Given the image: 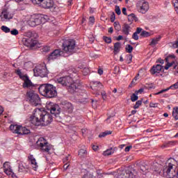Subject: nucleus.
Returning <instances> with one entry per match:
<instances>
[{
  "label": "nucleus",
  "instance_id": "3c124183",
  "mask_svg": "<svg viewBox=\"0 0 178 178\" xmlns=\"http://www.w3.org/2000/svg\"><path fill=\"white\" fill-rule=\"evenodd\" d=\"M132 38L134 39V40H135L136 41H138V33H134V34H133V35H132Z\"/></svg>",
  "mask_w": 178,
  "mask_h": 178
},
{
  "label": "nucleus",
  "instance_id": "49530a36",
  "mask_svg": "<svg viewBox=\"0 0 178 178\" xmlns=\"http://www.w3.org/2000/svg\"><path fill=\"white\" fill-rule=\"evenodd\" d=\"M115 13L120 16V15H122V11L120 10V7L119 6H115Z\"/></svg>",
  "mask_w": 178,
  "mask_h": 178
},
{
  "label": "nucleus",
  "instance_id": "bb28decb",
  "mask_svg": "<svg viewBox=\"0 0 178 178\" xmlns=\"http://www.w3.org/2000/svg\"><path fill=\"white\" fill-rule=\"evenodd\" d=\"M114 54L118 55L120 52V42H116L114 44Z\"/></svg>",
  "mask_w": 178,
  "mask_h": 178
},
{
  "label": "nucleus",
  "instance_id": "c85d7f7f",
  "mask_svg": "<svg viewBox=\"0 0 178 178\" xmlns=\"http://www.w3.org/2000/svg\"><path fill=\"white\" fill-rule=\"evenodd\" d=\"M172 116L174 119H175L176 120H178V106L173 108Z\"/></svg>",
  "mask_w": 178,
  "mask_h": 178
},
{
  "label": "nucleus",
  "instance_id": "f8f14e48",
  "mask_svg": "<svg viewBox=\"0 0 178 178\" xmlns=\"http://www.w3.org/2000/svg\"><path fill=\"white\" fill-rule=\"evenodd\" d=\"M34 76L35 77H46L47 68L44 66L38 65L33 69Z\"/></svg>",
  "mask_w": 178,
  "mask_h": 178
},
{
  "label": "nucleus",
  "instance_id": "338daca9",
  "mask_svg": "<svg viewBox=\"0 0 178 178\" xmlns=\"http://www.w3.org/2000/svg\"><path fill=\"white\" fill-rule=\"evenodd\" d=\"M122 13H123V15H124L125 16H127V9H126V8H122Z\"/></svg>",
  "mask_w": 178,
  "mask_h": 178
},
{
  "label": "nucleus",
  "instance_id": "4468645a",
  "mask_svg": "<svg viewBox=\"0 0 178 178\" xmlns=\"http://www.w3.org/2000/svg\"><path fill=\"white\" fill-rule=\"evenodd\" d=\"M4 173L7 175L8 176H12L13 177H16V175L12 170V168L10 167V165L9 164V162H5L3 165Z\"/></svg>",
  "mask_w": 178,
  "mask_h": 178
},
{
  "label": "nucleus",
  "instance_id": "20e7f679",
  "mask_svg": "<svg viewBox=\"0 0 178 178\" xmlns=\"http://www.w3.org/2000/svg\"><path fill=\"white\" fill-rule=\"evenodd\" d=\"M175 162H176L173 159H168L165 165L163 167V175L166 176L168 178H178V170L175 168L173 169L175 166Z\"/></svg>",
  "mask_w": 178,
  "mask_h": 178
},
{
  "label": "nucleus",
  "instance_id": "7ed1b4c3",
  "mask_svg": "<svg viewBox=\"0 0 178 178\" xmlns=\"http://www.w3.org/2000/svg\"><path fill=\"white\" fill-rule=\"evenodd\" d=\"M56 82L64 87H68V91L71 92V94H74V92H76V90H79V84L74 82L73 79L69 76L60 77L56 79Z\"/></svg>",
  "mask_w": 178,
  "mask_h": 178
},
{
  "label": "nucleus",
  "instance_id": "423d86ee",
  "mask_svg": "<svg viewBox=\"0 0 178 178\" xmlns=\"http://www.w3.org/2000/svg\"><path fill=\"white\" fill-rule=\"evenodd\" d=\"M10 130L15 134H19V136H24L26 134H30V129L25 127H22L17 124H11L10 126Z\"/></svg>",
  "mask_w": 178,
  "mask_h": 178
},
{
  "label": "nucleus",
  "instance_id": "b1692460",
  "mask_svg": "<svg viewBox=\"0 0 178 178\" xmlns=\"http://www.w3.org/2000/svg\"><path fill=\"white\" fill-rule=\"evenodd\" d=\"M1 19H12L13 17L12 15L9 13V12H8V10L6 9H4L2 13H1Z\"/></svg>",
  "mask_w": 178,
  "mask_h": 178
},
{
  "label": "nucleus",
  "instance_id": "6ab92c4d",
  "mask_svg": "<svg viewBox=\"0 0 178 178\" xmlns=\"http://www.w3.org/2000/svg\"><path fill=\"white\" fill-rule=\"evenodd\" d=\"M63 111L64 112H66L67 113H73V111L74 109V107L73 106V104L70 102H67L63 106Z\"/></svg>",
  "mask_w": 178,
  "mask_h": 178
},
{
  "label": "nucleus",
  "instance_id": "79ce46f5",
  "mask_svg": "<svg viewBox=\"0 0 178 178\" xmlns=\"http://www.w3.org/2000/svg\"><path fill=\"white\" fill-rule=\"evenodd\" d=\"M43 1L44 0H31L32 3L34 5H40V6H41V3H42Z\"/></svg>",
  "mask_w": 178,
  "mask_h": 178
},
{
  "label": "nucleus",
  "instance_id": "4d7b16f0",
  "mask_svg": "<svg viewBox=\"0 0 178 178\" xmlns=\"http://www.w3.org/2000/svg\"><path fill=\"white\" fill-rule=\"evenodd\" d=\"M94 86H98V87H102V84L99 81H96L93 83Z\"/></svg>",
  "mask_w": 178,
  "mask_h": 178
},
{
  "label": "nucleus",
  "instance_id": "9b49d317",
  "mask_svg": "<svg viewBox=\"0 0 178 178\" xmlns=\"http://www.w3.org/2000/svg\"><path fill=\"white\" fill-rule=\"evenodd\" d=\"M38 147H40L43 152H49L51 151V145L43 137L39 138L36 142Z\"/></svg>",
  "mask_w": 178,
  "mask_h": 178
},
{
  "label": "nucleus",
  "instance_id": "a211bd4d",
  "mask_svg": "<svg viewBox=\"0 0 178 178\" xmlns=\"http://www.w3.org/2000/svg\"><path fill=\"white\" fill-rule=\"evenodd\" d=\"M42 8L44 9H51V8L54 7V1L53 0H43L40 5Z\"/></svg>",
  "mask_w": 178,
  "mask_h": 178
},
{
  "label": "nucleus",
  "instance_id": "4c0bfd02",
  "mask_svg": "<svg viewBox=\"0 0 178 178\" xmlns=\"http://www.w3.org/2000/svg\"><path fill=\"white\" fill-rule=\"evenodd\" d=\"M133 60V55L128 54L127 55V63H131V60Z\"/></svg>",
  "mask_w": 178,
  "mask_h": 178
},
{
  "label": "nucleus",
  "instance_id": "2eb2a0df",
  "mask_svg": "<svg viewBox=\"0 0 178 178\" xmlns=\"http://www.w3.org/2000/svg\"><path fill=\"white\" fill-rule=\"evenodd\" d=\"M163 69V66L161 65L160 64L154 65L150 69L151 74H159L162 70Z\"/></svg>",
  "mask_w": 178,
  "mask_h": 178
},
{
  "label": "nucleus",
  "instance_id": "a18cd8bd",
  "mask_svg": "<svg viewBox=\"0 0 178 178\" xmlns=\"http://www.w3.org/2000/svg\"><path fill=\"white\" fill-rule=\"evenodd\" d=\"M173 63H175V62L172 63H167V64L165 65V66L164 67V69L165 70H168L169 69V67H172V66H173Z\"/></svg>",
  "mask_w": 178,
  "mask_h": 178
},
{
  "label": "nucleus",
  "instance_id": "2f4dec72",
  "mask_svg": "<svg viewBox=\"0 0 178 178\" xmlns=\"http://www.w3.org/2000/svg\"><path fill=\"white\" fill-rule=\"evenodd\" d=\"M113 26L116 31H120V30H122V26H120V23L115 22H114Z\"/></svg>",
  "mask_w": 178,
  "mask_h": 178
},
{
  "label": "nucleus",
  "instance_id": "412c9836",
  "mask_svg": "<svg viewBox=\"0 0 178 178\" xmlns=\"http://www.w3.org/2000/svg\"><path fill=\"white\" fill-rule=\"evenodd\" d=\"M23 81V88H30V87H34V84H33V82H31V80H30V78L29 76L26 79H24Z\"/></svg>",
  "mask_w": 178,
  "mask_h": 178
},
{
  "label": "nucleus",
  "instance_id": "5701e85b",
  "mask_svg": "<svg viewBox=\"0 0 178 178\" xmlns=\"http://www.w3.org/2000/svg\"><path fill=\"white\" fill-rule=\"evenodd\" d=\"M15 73L17 76H19V79L22 81L26 80L29 77V75L22 72V70L17 69L15 70Z\"/></svg>",
  "mask_w": 178,
  "mask_h": 178
},
{
  "label": "nucleus",
  "instance_id": "ea45409f",
  "mask_svg": "<svg viewBox=\"0 0 178 178\" xmlns=\"http://www.w3.org/2000/svg\"><path fill=\"white\" fill-rule=\"evenodd\" d=\"M103 155H104V156L112 155V149H107L105 152H104Z\"/></svg>",
  "mask_w": 178,
  "mask_h": 178
},
{
  "label": "nucleus",
  "instance_id": "aec40b11",
  "mask_svg": "<svg viewBox=\"0 0 178 178\" xmlns=\"http://www.w3.org/2000/svg\"><path fill=\"white\" fill-rule=\"evenodd\" d=\"M37 40H33V38H26L24 42V45L29 47V48H34L37 45Z\"/></svg>",
  "mask_w": 178,
  "mask_h": 178
},
{
  "label": "nucleus",
  "instance_id": "a19ab883",
  "mask_svg": "<svg viewBox=\"0 0 178 178\" xmlns=\"http://www.w3.org/2000/svg\"><path fill=\"white\" fill-rule=\"evenodd\" d=\"M140 37H149V33L146 31H143L140 33Z\"/></svg>",
  "mask_w": 178,
  "mask_h": 178
},
{
  "label": "nucleus",
  "instance_id": "f257e3e1",
  "mask_svg": "<svg viewBox=\"0 0 178 178\" xmlns=\"http://www.w3.org/2000/svg\"><path fill=\"white\" fill-rule=\"evenodd\" d=\"M46 108L49 113L44 108H36L33 111V115L31 117L30 123L33 126H40L41 123L45 125L52 122L54 118H58L60 113L59 105L53 102L47 103Z\"/></svg>",
  "mask_w": 178,
  "mask_h": 178
},
{
  "label": "nucleus",
  "instance_id": "5fc2aeb1",
  "mask_svg": "<svg viewBox=\"0 0 178 178\" xmlns=\"http://www.w3.org/2000/svg\"><path fill=\"white\" fill-rule=\"evenodd\" d=\"M82 178H95V177L92 176L91 174H86L83 175Z\"/></svg>",
  "mask_w": 178,
  "mask_h": 178
},
{
  "label": "nucleus",
  "instance_id": "864d4df0",
  "mask_svg": "<svg viewBox=\"0 0 178 178\" xmlns=\"http://www.w3.org/2000/svg\"><path fill=\"white\" fill-rule=\"evenodd\" d=\"M143 92H144V89L143 88H140L138 90H136L135 92V93L136 94V95H138V94H143Z\"/></svg>",
  "mask_w": 178,
  "mask_h": 178
},
{
  "label": "nucleus",
  "instance_id": "cd10ccee",
  "mask_svg": "<svg viewBox=\"0 0 178 178\" xmlns=\"http://www.w3.org/2000/svg\"><path fill=\"white\" fill-rule=\"evenodd\" d=\"M128 20L129 22H138V18L136 17V15L132 13L128 16Z\"/></svg>",
  "mask_w": 178,
  "mask_h": 178
},
{
  "label": "nucleus",
  "instance_id": "f704fd0d",
  "mask_svg": "<svg viewBox=\"0 0 178 178\" xmlns=\"http://www.w3.org/2000/svg\"><path fill=\"white\" fill-rule=\"evenodd\" d=\"M143 104V100H138L136 102V104L134 106V109H138L140 106H141V104Z\"/></svg>",
  "mask_w": 178,
  "mask_h": 178
},
{
  "label": "nucleus",
  "instance_id": "9d476101",
  "mask_svg": "<svg viewBox=\"0 0 178 178\" xmlns=\"http://www.w3.org/2000/svg\"><path fill=\"white\" fill-rule=\"evenodd\" d=\"M63 47L66 54H74V52H75L74 48H76V41L74 40H66L63 44Z\"/></svg>",
  "mask_w": 178,
  "mask_h": 178
},
{
  "label": "nucleus",
  "instance_id": "69168bd1",
  "mask_svg": "<svg viewBox=\"0 0 178 178\" xmlns=\"http://www.w3.org/2000/svg\"><path fill=\"white\" fill-rule=\"evenodd\" d=\"M98 74H99L100 76H102V74H104V70H102V69H99L97 71Z\"/></svg>",
  "mask_w": 178,
  "mask_h": 178
},
{
  "label": "nucleus",
  "instance_id": "c03bdc74",
  "mask_svg": "<svg viewBox=\"0 0 178 178\" xmlns=\"http://www.w3.org/2000/svg\"><path fill=\"white\" fill-rule=\"evenodd\" d=\"M173 63H175V62L172 63H167V64L165 65V66L164 67V69L165 70H168L169 69V67H172V66H173Z\"/></svg>",
  "mask_w": 178,
  "mask_h": 178
},
{
  "label": "nucleus",
  "instance_id": "dca6fc26",
  "mask_svg": "<svg viewBox=\"0 0 178 178\" xmlns=\"http://www.w3.org/2000/svg\"><path fill=\"white\" fill-rule=\"evenodd\" d=\"M28 159L33 170H37V169H38V163H37V161L35 160V158H34V156H33V154H29V156H28Z\"/></svg>",
  "mask_w": 178,
  "mask_h": 178
},
{
  "label": "nucleus",
  "instance_id": "72a5a7b5",
  "mask_svg": "<svg viewBox=\"0 0 178 178\" xmlns=\"http://www.w3.org/2000/svg\"><path fill=\"white\" fill-rule=\"evenodd\" d=\"M137 99H138V95L136 94V92L134 93V94H132L131 96V101L132 102H136V101H137Z\"/></svg>",
  "mask_w": 178,
  "mask_h": 178
},
{
  "label": "nucleus",
  "instance_id": "0e129e2a",
  "mask_svg": "<svg viewBox=\"0 0 178 178\" xmlns=\"http://www.w3.org/2000/svg\"><path fill=\"white\" fill-rule=\"evenodd\" d=\"M89 22H90V23H94V22H95V18H94V17H90Z\"/></svg>",
  "mask_w": 178,
  "mask_h": 178
},
{
  "label": "nucleus",
  "instance_id": "6e6552de",
  "mask_svg": "<svg viewBox=\"0 0 178 178\" xmlns=\"http://www.w3.org/2000/svg\"><path fill=\"white\" fill-rule=\"evenodd\" d=\"M26 96L30 104H32L33 106H37V105H39L40 102H41V99L38 94L33 90L27 92Z\"/></svg>",
  "mask_w": 178,
  "mask_h": 178
},
{
  "label": "nucleus",
  "instance_id": "393cba45",
  "mask_svg": "<svg viewBox=\"0 0 178 178\" xmlns=\"http://www.w3.org/2000/svg\"><path fill=\"white\" fill-rule=\"evenodd\" d=\"M140 172H142L143 175H146L147 172L148 170V165H147V163H143L140 165Z\"/></svg>",
  "mask_w": 178,
  "mask_h": 178
},
{
  "label": "nucleus",
  "instance_id": "c9c22d12",
  "mask_svg": "<svg viewBox=\"0 0 178 178\" xmlns=\"http://www.w3.org/2000/svg\"><path fill=\"white\" fill-rule=\"evenodd\" d=\"M1 30H2V31H3V33H10V29H9L6 26H2Z\"/></svg>",
  "mask_w": 178,
  "mask_h": 178
},
{
  "label": "nucleus",
  "instance_id": "c756f323",
  "mask_svg": "<svg viewBox=\"0 0 178 178\" xmlns=\"http://www.w3.org/2000/svg\"><path fill=\"white\" fill-rule=\"evenodd\" d=\"M26 37H28V38H35L37 36V33H35V32H31V31H28L26 33Z\"/></svg>",
  "mask_w": 178,
  "mask_h": 178
},
{
  "label": "nucleus",
  "instance_id": "1a4fd4ad",
  "mask_svg": "<svg viewBox=\"0 0 178 178\" xmlns=\"http://www.w3.org/2000/svg\"><path fill=\"white\" fill-rule=\"evenodd\" d=\"M136 9L139 13L145 15L149 10V3L145 0H140L136 3Z\"/></svg>",
  "mask_w": 178,
  "mask_h": 178
},
{
  "label": "nucleus",
  "instance_id": "13d9d810",
  "mask_svg": "<svg viewBox=\"0 0 178 178\" xmlns=\"http://www.w3.org/2000/svg\"><path fill=\"white\" fill-rule=\"evenodd\" d=\"M133 148V146L129 145L127 146V147H125V152H129V151H130V149H131Z\"/></svg>",
  "mask_w": 178,
  "mask_h": 178
},
{
  "label": "nucleus",
  "instance_id": "37998d69",
  "mask_svg": "<svg viewBox=\"0 0 178 178\" xmlns=\"http://www.w3.org/2000/svg\"><path fill=\"white\" fill-rule=\"evenodd\" d=\"M103 40L107 44H111V42H112V39L111 38H108L106 36H104Z\"/></svg>",
  "mask_w": 178,
  "mask_h": 178
},
{
  "label": "nucleus",
  "instance_id": "bf43d9fd",
  "mask_svg": "<svg viewBox=\"0 0 178 178\" xmlns=\"http://www.w3.org/2000/svg\"><path fill=\"white\" fill-rule=\"evenodd\" d=\"M135 33H136L137 34H140H140H141V33H143V29L137 28L136 31Z\"/></svg>",
  "mask_w": 178,
  "mask_h": 178
},
{
  "label": "nucleus",
  "instance_id": "4be33fe9",
  "mask_svg": "<svg viewBox=\"0 0 178 178\" xmlns=\"http://www.w3.org/2000/svg\"><path fill=\"white\" fill-rule=\"evenodd\" d=\"M131 31V26H130V24H124V25L122 26L123 34H124L125 35H129Z\"/></svg>",
  "mask_w": 178,
  "mask_h": 178
},
{
  "label": "nucleus",
  "instance_id": "a878e982",
  "mask_svg": "<svg viewBox=\"0 0 178 178\" xmlns=\"http://www.w3.org/2000/svg\"><path fill=\"white\" fill-rule=\"evenodd\" d=\"M161 38H162V37H161V36L152 38V41L149 43V45L153 47H155V45H156V44H158L159 41H161Z\"/></svg>",
  "mask_w": 178,
  "mask_h": 178
},
{
  "label": "nucleus",
  "instance_id": "6e6d98bb",
  "mask_svg": "<svg viewBox=\"0 0 178 178\" xmlns=\"http://www.w3.org/2000/svg\"><path fill=\"white\" fill-rule=\"evenodd\" d=\"M156 63H161V65H163V63H165V60L162 58H159L156 60Z\"/></svg>",
  "mask_w": 178,
  "mask_h": 178
},
{
  "label": "nucleus",
  "instance_id": "052dcab7",
  "mask_svg": "<svg viewBox=\"0 0 178 178\" xmlns=\"http://www.w3.org/2000/svg\"><path fill=\"white\" fill-rule=\"evenodd\" d=\"M102 97L104 100L106 99V92H102Z\"/></svg>",
  "mask_w": 178,
  "mask_h": 178
},
{
  "label": "nucleus",
  "instance_id": "58836bf2",
  "mask_svg": "<svg viewBox=\"0 0 178 178\" xmlns=\"http://www.w3.org/2000/svg\"><path fill=\"white\" fill-rule=\"evenodd\" d=\"M174 8L175 9V12L178 15V0H173Z\"/></svg>",
  "mask_w": 178,
  "mask_h": 178
},
{
  "label": "nucleus",
  "instance_id": "ddd939ff",
  "mask_svg": "<svg viewBox=\"0 0 178 178\" xmlns=\"http://www.w3.org/2000/svg\"><path fill=\"white\" fill-rule=\"evenodd\" d=\"M63 55V51L60 49H55L53 51L48 57V60H55V59H58L60 56Z\"/></svg>",
  "mask_w": 178,
  "mask_h": 178
},
{
  "label": "nucleus",
  "instance_id": "774afa93",
  "mask_svg": "<svg viewBox=\"0 0 178 178\" xmlns=\"http://www.w3.org/2000/svg\"><path fill=\"white\" fill-rule=\"evenodd\" d=\"M92 148L94 151H97L98 150V146L92 145Z\"/></svg>",
  "mask_w": 178,
  "mask_h": 178
},
{
  "label": "nucleus",
  "instance_id": "0eeeda50",
  "mask_svg": "<svg viewBox=\"0 0 178 178\" xmlns=\"http://www.w3.org/2000/svg\"><path fill=\"white\" fill-rule=\"evenodd\" d=\"M137 172L133 168L127 167L124 170L118 173L116 178H134L136 177Z\"/></svg>",
  "mask_w": 178,
  "mask_h": 178
},
{
  "label": "nucleus",
  "instance_id": "603ef678",
  "mask_svg": "<svg viewBox=\"0 0 178 178\" xmlns=\"http://www.w3.org/2000/svg\"><path fill=\"white\" fill-rule=\"evenodd\" d=\"M149 107L150 108H157L158 107V104L150 102L149 103Z\"/></svg>",
  "mask_w": 178,
  "mask_h": 178
},
{
  "label": "nucleus",
  "instance_id": "39448f33",
  "mask_svg": "<svg viewBox=\"0 0 178 178\" xmlns=\"http://www.w3.org/2000/svg\"><path fill=\"white\" fill-rule=\"evenodd\" d=\"M47 19V15H33L30 17L28 24L31 27H35V26H40V24L45 23Z\"/></svg>",
  "mask_w": 178,
  "mask_h": 178
},
{
  "label": "nucleus",
  "instance_id": "f03ea898",
  "mask_svg": "<svg viewBox=\"0 0 178 178\" xmlns=\"http://www.w3.org/2000/svg\"><path fill=\"white\" fill-rule=\"evenodd\" d=\"M38 90L40 94L46 98H55L58 95L56 87L52 84L44 83L39 86Z\"/></svg>",
  "mask_w": 178,
  "mask_h": 178
},
{
  "label": "nucleus",
  "instance_id": "e2e57ef3",
  "mask_svg": "<svg viewBox=\"0 0 178 178\" xmlns=\"http://www.w3.org/2000/svg\"><path fill=\"white\" fill-rule=\"evenodd\" d=\"M136 81H137V76H135L134 78L133 81H131V83L129 85V87H131L132 84H134Z\"/></svg>",
  "mask_w": 178,
  "mask_h": 178
},
{
  "label": "nucleus",
  "instance_id": "09e8293b",
  "mask_svg": "<svg viewBox=\"0 0 178 178\" xmlns=\"http://www.w3.org/2000/svg\"><path fill=\"white\" fill-rule=\"evenodd\" d=\"M169 90H170V89L169 88V87L167 88H165V89H163V90H161V91H159V92H158L157 93H156V95H159V94H163V92H166V91H169Z\"/></svg>",
  "mask_w": 178,
  "mask_h": 178
},
{
  "label": "nucleus",
  "instance_id": "680f3d73",
  "mask_svg": "<svg viewBox=\"0 0 178 178\" xmlns=\"http://www.w3.org/2000/svg\"><path fill=\"white\" fill-rule=\"evenodd\" d=\"M50 48L48 46H45L44 47H43V51L44 52H48V51H49Z\"/></svg>",
  "mask_w": 178,
  "mask_h": 178
},
{
  "label": "nucleus",
  "instance_id": "473e14b6",
  "mask_svg": "<svg viewBox=\"0 0 178 178\" xmlns=\"http://www.w3.org/2000/svg\"><path fill=\"white\" fill-rule=\"evenodd\" d=\"M109 134H112V131H106L103 133H101L99 135V138H102V137H106V136H109Z\"/></svg>",
  "mask_w": 178,
  "mask_h": 178
},
{
  "label": "nucleus",
  "instance_id": "8fccbe9b",
  "mask_svg": "<svg viewBox=\"0 0 178 178\" xmlns=\"http://www.w3.org/2000/svg\"><path fill=\"white\" fill-rule=\"evenodd\" d=\"M115 19H116V15L115 14V13H113L111 16V23H113V22H115Z\"/></svg>",
  "mask_w": 178,
  "mask_h": 178
},
{
  "label": "nucleus",
  "instance_id": "7c9ffc66",
  "mask_svg": "<svg viewBox=\"0 0 178 178\" xmlns=\"http://www.w3.org/2000/svg\"><path fill=\"white\" fill-rule=\"evenodd\" d=\"M80 158H84V156H86L87 155V150L84 149H81L79 151V154H78Z\"/></svg>",
  "mask_w": 178,
  "mask_h": 178
},
{
  "label": "nucleus",
  "instance_id": "e433bc0d",
  "mask_svg": "<svg viewBox=\"0 0 178 178\" xmlns=\"http://www.w3.org/2000/svg\"><path fill=\"white\" fill-rule=\"evenodd\" d=\"M126 51L128 54H131L133 52V47L131 44H127L126 47Z\"/></svg>",
  "mask_w": 178,
  "mask_h": 178
},
{
  "label": "nucleus",
  "instance_id": "de8ad7c7",
  "mask_svg": "<svg viewBox=\"0 0 178 178\" xmlns=\"http://www.w3.org/2000/svg\"><path fill=\"white\" fill-rule=\"evenodd\" d=\"M10 33L12 34V35H17V34H19V31H17L16 29H14L10 31Z\"/></svg>",
  "mask_w": 178,
  "mask_h": 178
},
{
  "label": "nucleus",
  "instance_id": "f3484780",
  "mask_svg": "<svg viewBox=\"0 0 178 178\" xmlns=\"http://www.w3.org/2000/svg\"><path fill=\"white\" fill-rule=\"evenodd\" d=\"M77 102L79 104H87V102H88V99L87 98V93H86V90H83L82 94H80L78 96Z\"/></svg>",
  "mask_w": 178,
  "mask_h": 178
}]
</instances>
